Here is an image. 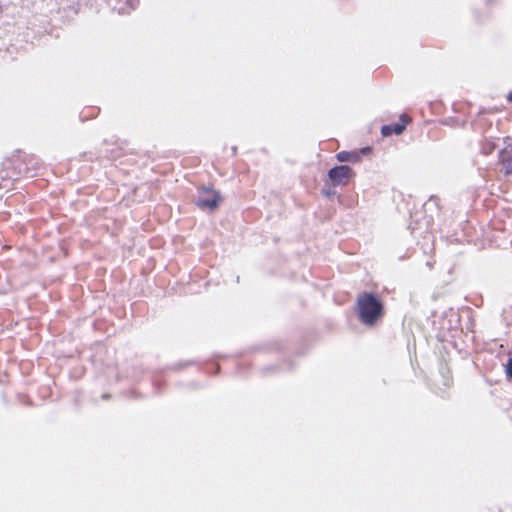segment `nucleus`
<instances>
[{"label": "nucleus", "mask_w": 512, "mask_h": 512, "mask_svg": "<svg viewBox=\"0 0 512 512\" xmlns=\"http://www.w3.org/2000/svg\"><path fill=\"white\" fill-rule=\"evenodd\" d=\"M500 158L506 172H512V141L506 144L500 154Z\"/></svg>", "instance_id": "39448f33"}, {"label": "nucleus", "mask_w": 512, "mask_h": 512, "mask_svg": "<svg viewBox=\"0 0 512 512\" xmlns=\"http://www.w3.org/2000/svg\"><path fill=\"white\" fill-rule=\"evenodd\" d=\"M400 120L402 123L383 126L382 135L387 137L390 136L392 133H395L397 135L401 134L405 129L406 124L408 123V118L406 116H401Z\"/></svg>", "instance_id": "20e7f679"}, {"label": "nucleus", "mask_w": 512, "mask_h": 512, "mask_svg": "<svg viewBox=\"0 0 512 512\" xmlns=\"http://www.w3.org/2000/svg\"><path fill=\"white\" fill-rule=\"evenodd\" d=\"M358 313L366 325H373L381 316V304L371 294H363L358 298Z\"/></svg>", "instance_id": "f257e3e1"}, {"label": "nucleus", "mask_w": 512, "mask_h": 512, "mask_svg": "<svg viewBox=\"0 0 512 512\" xmlns=\"http://www.w3.org/2000/svg\"><path fill=\"white\" fill-rule=\"evenodd\" d=\"M336 157L340 162H357L360 160V157L358 154L350 153V152H346V151H342V152L338 153Z\"/></svg>", "instance_id": "423d86ee"}, {"label": "nucleus", "mask_w": 512, "mask_h": 512, "mask_svg": "<svg viewBox=\"0 0 512 512\" xmlns=\"http://www.w3.org/2000/svg\"><path fill=\"white\" fill-rule=\"evenodd\" d=\"M361 152H362L363 154H366V153L370 152V148H369V147L363 148V149L361 150Z\"/></svg>", "instance_id": "6e6552de"}, {"label": "nucleus", "mask_w": 512, "mask_h": 512, "mask_svg": "<svg viewBox=\"0 0 512 512\" xmlns=\"http://www.w3.org/2000/svg\"><path fill=\"white\" fill-rule=\"evenodd\" d=\"M506 372L508 376L512 378V358L507 363Z\"/></svg>", "instance_id": "0eeeda50"}, {"label": "nucleus", "mask_w": 512, "mask_h": 512, "mask_svg": "<svg viewBox=\"0 0 512 512\" xmlns=\"http://www.w3.org/2000/svg\"><path fill=\"white\" fill-rule=\"evenodd\" d=\"M352 176L351 168L345 165L335 167L329 171V178L334 185H346Z\"/></svg>", "instance_id": "7ed1b4c3"}, {"label": "nucleus", "mask_w": 512, "mask_h": 512, "mask_svg": "<svg viewBox=\"0 0 512 512\" xmlns=\"http://www.w3.org/2000/svg\"><path fill=\"white\" fill-rule=\"evenodd\" d=\"M222 201L221 194L213 189H202L196 200V205L204 210L214 211Z\"/></svg>", "instance_id": "f03ea898"}, {"label": "nucleus", "mask_w": 512, "mask_h": 512, "mask_svg": "<svg viewBox=\"0 0 512 512\" xmlns=\"http://www.w3.org/2000/svg\"><path fill=\"white\" fill-rule=\"evenodd\" d=\"M507 99H508L509 101H512V92H510V93L508 94Z\"/></svg>", "instance_id": "1a4fd4ad"}]
</instances>
